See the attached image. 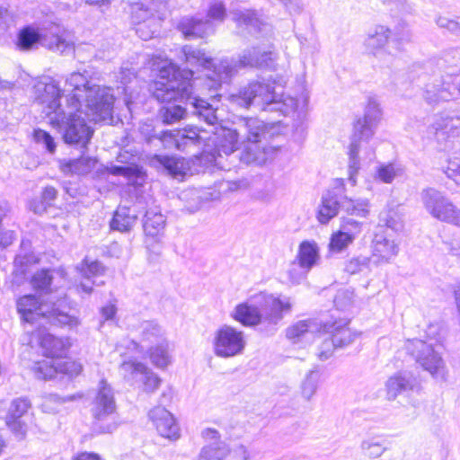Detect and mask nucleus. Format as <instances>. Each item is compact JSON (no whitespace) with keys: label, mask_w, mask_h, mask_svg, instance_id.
<instances>
[{"label":"nucleus","mask_w":460,"mask_h":460,"mask_svg":"<svg viewBox=\"0 0 460 460\" xmlns=\"http://www.w3.org/2000/svg\"><path fill=\"white\" fill-rule=\"evenodd\" d=\"M151 20H157V18L149 8L138 3L131 6V22L135 26L144 22H150Z\"/></svg>","instance_id":"obj_47"},{"label":"nucleus","mask_w":460,"mask_h":460,"mask_svg":"<svg viewBox=\"0 0 460 460\" xmlns=\"http://www.w3.org/2000/svg\"><path fill=\"white\" fill-rule=\"evenodd\" d=\"M96 161L91 157H81L70 160L63 165L62 171L66 173L86 174L94 167Z\"/></svg>","instance_id":"obj_43"},{"label":"nucleus","mask_w":460,"mask_h":460,"mask_svg":"<svg viewBox=\"0 0 460 460\" xmlns=\"http://www.w3.org/2000/svg\"><path fill=\"white\" fill-rule=\"evenodd\" d=\"M405 349L435 380L443 383L447 381L448 369L438 345L412 339L406 341Z\"/></svg>","instance_id":"obj_6"},{"label":"nucleus","mask_w":460,"mask_h":460,"mask_svg":"<svg viewBox=\"0 0 460 460\" xmlns=\"http://www.w3.org/2000/svg\"><path fill=\"white\" fill-rule=\"evenodd\" d=\"M371 261V258L363 255L351 258L345 264V271L352 275L361 273L368 270Z\"/></svg>","instance_id":"obj_50"},{"label":"nucleus","mask_w":460,"mask_h":460,"mask_svg":"<svg viewBox=\"0 0 460 460\" xmlns=\"http://www.w3.org/2000/svg\"><path fill=\"white\" fill-rule=\"evenodd\" d=\"M34 90L36 100L44 107L43 112L46 115H75V111H91L95 115L109 114L112 111L115 100L111 88L92 84L88 90H84L81 105L70 111H65L60 104L61 89L52 78L47 77L38 82L34 85Z\"/></svg>","instance_id":"obj_2"},{"label":"nucleus","mask_w":460,"mask_h":460,"mask_svg":"<svg viewBox=\"0 0 460 460\" xmlns=\"http://www.w3.org/2000/svg\"><path fill=\"white\" fill-rule=\"evenodd\" d=\"M117 77L118 80H119L120 84L123 85V93L126 95L125 102L128 107V111L132 112L129 105L132 102L131 100L135 98V96L134 93L129 91V86L128 84L132 83L133 81H137L136 72L128 65L122 66Z\"/></svg>","instance_id":"obj_42"},{"label":"nucleus","mask_w":460,"mask_h":460,"mask_svg":"<svg viewBox=\"0 0 460 460\" xmlns=\"http://www.w3.org/2000/svg\"><path fill=\"white\" fill-rule=\"evenodd\" d=\"M320 382V373L317 370H310L300 385L301 396L307 402L314 396Z\"/></svg>","instance_id":"obj_41"},{"label":"nucleus","mask_w":460,"mask_h":460,"mask_svg":"<svg viewBox=\"0 0 460 460\" xmlns=\"http://www.w3.org/2000/svg\"><path fill=\"white\" fill-rule=\"evenodd\" d=\"M416 386V378L408 372H399L385 382L386 398L394 401L399 394L411 391Z\"/></svg>","instance_id":"obj_21"},{"label":"nucleus","mask_w":460,"mask_h":460,"mask_svg":"<svg viewBox=\"0 0 460 460\" xmlns=\"http://www.w3.org/2000/svg\"><path fill=\"white\" fill-rule=\"evenodd\" d=\"M397 227L394 220H386V228L376 233L372 241L371 259L376 265L391 262L399 252V242L393 232Z\"/></svg>","instance_id":"obj_11"},{"label":"nucleus","mask_w":460,"mask_h":460,"mask_svg":"<svg viewBox=\"0 0 460 460\" xmlns=\"http://www.w3.org/2000/svg\"><path fill=\"white\" fill-rule=\"evenodd\" d=\"M334 348H339V347L336 346L335 344H333L332 337L330 341L325 340L323 343L322 349H320V351L318 353V358L321 360L328 359L332 355Z\"/></svg>","instance_id":"obj_63"},{"label":"nucleus","mask_w":460,"mask_h":460,"mask_svg":"<svg viewBox=\"0 0 460 460\" xmlns=\"http://www.w3.org/2000/svg\"><path fill=\"white\" fill-rule=\"evenodd\" d=\"M376 173L380 181L385 183H391L396 176L402 173V169L394 164H382Z\"/></svg>","instance_id":"obj_52"},{"label":"nucleus","mask_w":460,"mask_h":460,"mask_svg":"<svg viewBox=\"0 0 460 460\" xmlns=\"http://www.w3.org/2000/svg\"><path fill=\"white\" fill-rule=\"evenodd\" d=\"M139 340L140 345L136 342H132L136 349L141 348V350L145 347H150L155 345L161 341L166 340L165 332L157 323L153 321H146L139 326Z\"/></svg>","instance_id":"obj_24"},{"label":"nucleus","mask_w":460,"mask_h":460,"mask_svg":"<svg viewBox=\"0 0 460 460\" xmlns=\"http://www.w3.org/2000/svg\"><path fill=\"white\" fill-rule=\"evenodd\" d=\"M296 260L301 267L311 270L320 261V250L314 241H303L298 247Z\"/></svg>","instance_id":"obj_29"},{"label":"nucleus","mask_w":460,"mask_h":460,"mask_svg":"<svg viewBox=\"0 0 460 460\" xmlns=\"http://www.w3.org/2000/svg\"><path fill=\"white\" fill-rule=\"evenodd\" d=\"M447 176L460 185V157L450 158L444 168Z\"/></svg>","instance_id":"obj_57"},{"label":"nucleus","mask_w":460,"mask_h":460,"mask_svg":"<svg viewBox=\"0 0 460 460\" xmlns=\"http://www.w3.org/2000/svg\"><path fill=\"white\" fill-rule=\"evenodd\" d=\"M437 24L440 28L447 29L455 33H460V21L452 20L447 17H439L437 20Z\"/></svg>","instance_id":"obj_62"},{"label":"nucleus","mask_w":460,"mask_h":460,"mask_svg":"<svg viewBox=\"0 0 460 460\" xmlns=\"http://www.w3.org/2000/svg\"><path fill=\"white\" fill-rule=\"evenodd\" d=\"M330 332L333 338V344L339 348L349 345L358 336L355 332H352L349 327H347V323L333 324Z\"/></svg>","instance_id":"obj_40"},{"label":"nucleus","mask_w":460,"mask_h":460,"mask_svg":"<svg viewBox=\"0 0 460 460\" xmlns=\"http://www.w3.org/2000/svg\"><path fill=\"white\" fill-rule=\"evenodd\" d=\"M123 378L131 384H139L143 392L155 393L161 385V378L146 365L137 361H124L119 368Z\"/></svg>","instance_id":"obj_12"},{"label":"nucleus","mask_w":460,"mask_h":460,"mask_svg":"<svg viewBox=\"0 0 460 460\" xmlns=\"http://www.w3.org/2000/svg\"><path fill=\"white\" fill-rule=\"evenodd\" d=\"M377 127L376 117H358L354 124L351 143L349 147V181L354 186L357 174L360 169L359 153L364 150L366 157L371 159L374 151L367 146L368 139L374 135Z\"/></svg>","instance_id":"obj_5"},{"label":"nucleus","mask_w":460,"mask_h":460,"mask_svg":"<svg viewBox=\"0 0 460 460\" xmlns=\"http://www.w3.org/2000/svg\"><path fill=\"white\" fill-rule=\"evenodd\" d=\"M51 124L63 132L64 140L68 144L85 146L93 133L82 117H56Z\"/></svg>","instance_id":"obj_13"},{"label":"nucleus","mask_w":460,"mask_h":460,"mask_svg":"<svg viewBox=\"0 0 460 460\" xmlns=\"http://www.w3.org/2000/svg\"><path fill=\"white\" fill-rule=\"evenodd\" d=\"M182 53L185 61L192 66H200L206 70L203 79H193V71L181 70L172 62L159 71V79L153 84V95L160 102H182L186 105L199 110L194 115H202V110L216 111L218 102V89L222 84L228 83L238 69L246 66L261 67L269 66L273 59V52L252 48L245 50L239 60L224 58L215 63L204 51L191 46H184Z\"/></svg>","instance_id":"obj_1"},{"label":"nucleus","mask_w":460,"mask_h":460,"mask_svg":"<svg viewBox=\"0 0 460 460\" xmlns=\"http://www.w3.org/2000/svg\"><path fill=\"white\" fill-rule=\"evenodd\" d=\"M58 373H62L69 376H78L82 371L80 363L71 359H56Z\"/></svg>","instance_id":"obj_53"},{"label":"nucleus","mask_w":460,"mask_h":460,"mask_svg":"<svg viewBox=\"0 0 460 460\" xmlns=\"http://www.w3.org/2000/svg\"><path fill=\"white\" fill-rule=\"evenodd\" d=\"M216 163V154L208 152H203L190 159L162 155H155L149 158L151 166L164 169L169 175L179 181H183L186 176L199 173L203 168Z\"/></svg>","instance_id":"obj_4"},{"label":"nucleus","mask_w":460,"mask_h":460,"mask_svg":"<svg viewBox=\"0 0 460 460\" xmlns=\"http://www.w3.org/2000/svg\"><path fill=\"white\" fill-rule=\"evenodd\" d=\"M341 208L349 215L366 217L368 215V201L367 199H351L344 197Z\"/></svg>","instance_id":"obj_45"},{"label":"nucleus","mask_w":460,"mask_h":460,"mask_svg":"<svg viewBox=\"0 0 460 460\" xmlns=\"http://www.w3.org/2000/svg\"><path fill=\"white\" fill-rule=\"evenodd\" d=\"M248 128L247 142L244 144L240 159L243 163L263 164L276 153V147L268 146L267 141L284 130L280 123L268 124L259 117H243Z\"/></svg>","instance_id":"obj_3"},{"label":"nucleus","mask_w":460,"mask_h":460,"mask_svg":"<svg viewBox=\"0 0 460 460\" xmlns=\"http://www.w3.org/2000/svg\"><path fill=\"white\" fill-rule=\"evenodd\" d=\"M30 406V402L24 398L15 399L10 405L6 424L19 438H24L27 432V425L22 417L28 411Z\"/></svg>","instance_id":"obj_19"},{"label":"nucleus","mask_w":460,"mask_h":460,"mask_svg":"<svg viewBox=\"0 0 460 460\" xmlns=\"http://www.w3.org/2000/svg\"><path fill=\"white\" fill-rule=\"evenodd\" d=\"M52 280L53 275L51 271L41 270L32 276L31 282L34 289L44 294H49L51 292L50 285Z\"/></svg>","instance_id":"obj_46"},{"label":"nucleus","mask_w":460,"mask_h":460,"mask_svg":"<svg viewBox=\"0 0 460 460\" xmlns=\"http://www.w3.org/2000/svg\"><path fill=\"white\" fill-rule=\"evenodd\" d=\"M439 128H436V133L441 131L448 137L458 136V128H460V117H440V122L438 123Z\"/></svg>","instance_id":"obj_49"},{"label":"nucleus","mask_w":460,"mask_h":460,"mask_svg":"<svg viewBox=\"0 0 460 460\" xmlns=\"http://www.w3.org/2000/svg\"><path fill=\"white\" fill-rule=\"evenodd\" d=\"M232 14L234 20L240 24H244L254 28H259V25L261 24L259 18L252 11H234L232 12Z\"/></svg>","instance_id":"obj_54"},{"label":"nucleus","mask_w":460,"mask_h":460,"mask_svg":"<svg viewBox=\"0 0 460 460\" xmlns=\"http://www.w3.org/2000/svg\"><path fill=\"white\" fill-rule=\"evenodd\" d=\"M172 138L178 149L184 148L189 144H195L199 139V132L196 128H184L174 130L163 131L161 138Z\"/></svg>","instance_id":"obj_33"},{"label":"nucleus","mask_w":460,"mask_h":460,"mask_svg":"<svg viewBox=\"0 0 460 460\" xmlns=\"http://www.w3.org/2000/svg\"><path fill=\"white\" fill-rule=\"evenodd\" d=\"M77 269L80 271L82 278L84 279V281H81L77 288L78 290L89 295L92 293L93 286L94 284V281H91V279L103 275L105 268L97 261H89L85 259L80 263Z\"/></svg>","instance_id":"obj_26"},{"label":"nucleus","mask_w":460,"mask_h":460,"mask_svg":"<svg viewBox=\"0 0 460 460\" xmlns=\"http://www.w3.org/2000/svg\"><path fill=\"white\" fill-rule=\"evenodd\" d=\"M255 301L261 305L264 321L270 324L279 323L284 314L291 312L293 305V302L288 296H274L266 293L257 294Z\"/></svg>","instance_id":"obj_14"},{"label":"nucleus","mask_w":460,"mask_h":460,"mask_svg":"<svg viewBox=\"0 0 460 460\" xmlns=\"http://www.w3.org/2000/svg\"><path fill=\"white\" fill-rule=\"evenodd\" d=\"M91 85L84 74L78 72L70 74L66 79V86L73 93V96L69 100V105H71L72 109L81 105V99L84 95V90H88V87H91Z\"/></svg>","instance_id":"obj_30"},{"label":"nucleus","mask_w":460,"mask_h":460,"mask_svg":"<svg viewBox=\"0 0 460 460\" xmlns=\"http://www.w3.org/2000/svg\"><path fill=\"white\" fill-rule=\"evenodd\" d=\"M44 32V28L40 31L32 27H26L21 31L18 38V47L22 50H31L34 49L39 43L41 44V36Z\"/></svg>","instance_id":"obj_38"},{"label":"nucleus","mask_w":460,"mask_h":460,"mask_svg":"<svg viewBox=\"0 0 460 460\" xmlns=\"http://www.w3.org/2000/svg\"><path fill=\"white\" fill-rule=\"evenodd\" d=\"M41 37V45L54 52L68 54L74 49L73 42L60 34V28L56 24L44 28Z\"/></svg>","instance_id":"obj_20"},{"label":"nucleus","mask_w":460,"mask_h":460,"mask_svg":"<svg viewBox=\"0 0 460 460\" xmlns=\"http://www.w3.org/2000/svg\"><path fill=\"white\" fill-rule=\"evenodd\" d=\"M149 418L158 433L169 439H177L180 436L179 427L173 416L164 407H155L149 411Z\"/></svg>","instance_id":"obj_17"},{"label":"nucleus","mask_w":460,"mask_h":460,"mask_svg":"<svg viewBox=\"0 0 460 460\" xmlns=\"http://www.w3.org/2000/svg\"><path fill=\"white\" fill-rule=\"evenodd\" d=\"M361 232V224L351 218H343L340 229L330 238L329 252H341L353 243Z\"/></svg>","instance_id":"obj_15"},{"label":"nucleus","mask_w":460,"mask_h":460,"mask_svg":"<svg viewBox=\"0 0 460 460\" xmlns=\"http://www.w3.org/2000/svg\"><path fill=\"white\" fill-rule=\"evenodd\" d=\"M136 27V33L144 40H150L154 37L159 27V21L151 20L150 22H144Z\"/></svg>","instance_id":"obj_56"},{"label":"nucleus","mask_w":460,"mask_h":460,"mask_svg":"<svg viewBox=\"0 0 460 460\" xmlns=\"http://www.w3.org/2000/svg\"><path fill=\"white\" fill-rule=\"evenodd\" d=\"M226 15V11L224 4L221 1L216 0L213 2L208 11V16L210 19L222 22Z\"/></svg>","instance_id":"obj_59"},{"label":"nucleus","mask_w":460,"mask_h":460,"mask_svg":"<svg viewBox=\"0 0 460 460\" xmlns=\"http://www.w3.org/2000/svg\"><path fill=\"white\" fill-rule=\"evenodd\" d=\"M341 202L336 191L327 190L324 192L321 198V203L316 213V218L319 223L326 225L331 219L335 217L341 208Z\"/></svg>","instance_id":"obj_22"},{"label":"nucleus","mask_w":460,"mask_h":460,"mask_svg":"<svg viewBox=\"0 0 460 460\" xmlns=\"http://www.w3.org/2000/svg\"><path fill=\"white\" fill-rule=\"evenodd\" d=\"M49 305L50 300L40 302L35 295H26L17 300V310L24 321L33 323L51 313Z\"/></svg>","instance_id":"obj_16"},{"label":"nucleus","mask_w":460,"mask_h":460,"mask_svg":"<svg viewBox=\"0 0 460 460\" xmlns=\"http://www.w3.org/2000/svg\"><path fill=\"white\" fill-rule=\"evenodd\" d=\"M353 292L349 290H341L334 298V304L337 308L345 310L353 301Z\"/></svg>","instance_id":"obj_60"},{"label":"nucleus","mask_w":460,"mask_h":460,"mask_svg":"<svg viewBox=\"0 0 460 460\" xmlns=\"http://www.w3.org/2000/svg\"><path fill=\"white\" fill-rule=\"evenodd\" d=\"M316 332H319V327L315 322L302 320L289 326L286 331V335L293 342H298L303 340H312Z\"/></svg>","instance_id":"obj_28"},{"label":"nucleus","mask_w":460,"mask_h":460,"mask_svg":"<svg viewBox=\"0 0 460 460\" xmlns=\"http://www.w3.org/2000/svg\"><path fill=\"white\" fill-rule=\"evenodd\" d=\"M214 134L217 136V152L219 156H221L222 153L228 155L237 149L238 135L235 130L220 128Z\"/></svg>","instance_id":"obj_35"},{"label":"nucleus","mask_w":460,"mask_h":460,"mask_svg":"<svg viewBox=\"0 0 460 460\" xmlns=\"http://www.w3.org/2000/svg\"><path fill=\"white\" fill-rule=\"evenodd\" d=\"M34 139L37 143L44 145L49 153H54L56 150V144L54 138L45 130L35 129Z\"/></svg>","instance_id":"obj_58"},{"label":"nucleus","mask_w":460,"mask_h":460,"mask_svg":"<svg viewBox=\"0 0 460 460\" xmlns=\"http://www.w3.org/2000/svg\"><path fill=\"white\" fill-rule=\"evenodd\" d=\"M450 97L449 92L444 87L429 86L424 94V98L431 105L438 104L440 101H447Z\"/></svg>","instance_id":"obj_51"},{"label":"nucleus","mask_w":460,"mask_h":460,"mask_svg":"<svg viewBox=\"0 0 460 460\" xmlns=\"http://www.w3.org/2000/svg\"><path fill=\"white\" fill-rule=\"evenodd\" d=\"M63 304H65V297H58L55 301L51 299L49 305L51 313H48L45 318L52 324L67 325L71 328L77 326L79 320L60 309Z\"/></svg>","instance_id":"obj_31"},{"label":"nucleus","mask_w":460,"mask_h":460,"mask_svg":"<svg viewBox=\"0 0 460 460\" xmlns=\"http://www.w3.org/2000/svg\"><path fill=\"white\" fill-rule=\"evenodd\" d=\"M115 411L116 402L113 389L105 380H101L91 407L95 429L101 433L114 431L117 428L113 416Z\"/></svg>","instance_id":"obj_7"},{"label":"nucleus","mask_w":460,"mask_h":460,"mask_svg":"<svg viewBox=\"0 0 460 460\" xmlns=\"http://www.w3.org/2000/svg\"><path fill=\"white\" fill-rule=\"evenodd\" d=\"M444 329L438 323L429 324L426 330V335L429 339V343L435 341L436 343H442L444 339ZM438 345V344H435Z\"/></svg>","instance_id":"obj_61"},{"label":"nucleus","mask_w":460,"mask_h":460,"mask_svg":"<svg viewBox=\"0 0 460 460\" xmlns=\"http://www.w3.org/2000/svg\"><path fill=\"white\" fill-rule=\"evenodd\" d=\"M291 14H298L303 10L301 0H279Z\"/></svg>","instance_id":"obj_64"},{"label":"nucleus","mask_w":460,"mask_h":460,"mask_svg":"<svg viewBox=\"0 0 460 460\" xmlns=\"http://www.w3.org/2000/svg\"><path fill=\"white\" fill-rule=\"evenodd\" d=\"M245 347L244 332L232 325L223 324L214 332L212 349L218 358H230L242 355Z\"/></svg>","instance_id":"obj_9"},{"label":"nucleus","mask_w":460,"mask_h":460,"mask_svg":"<svg viewBox=\"0 0 460 460\" xmlns=\"http://www.w3.org/2000/svg\"><path fill=\"white\" fill-rule=\"evenodd\" d=\"M230 315L244 326H254L264 321L261 305L255 301V296L248 302L236 305Z\"/></svg>","instance_id":"obj_18"},{"label":"nucleus","mask_w":460,"mask_h":460,"mask_svg":"<svg viewBox=\"0 0 460 460\" xmlns=\"http://www.w3.org/2000/svg\"><path fill=\"white\" fill-rule=\"evenodd\" d=\"M309 271V270L301 267V263L295 259L288 270V280L294 285L300 284L305 279Z\"/></svg>","instance_id":"obj_55"},{"label":"nucleus","mask_w":460,"mask_h":460,"mask_svg":"<svg viewBox=\"0 0 460 460\" xmlns=\"http://www.w3.org/2000/svg\"><path fill=\"white\" fill-rule=\"evenodd\" d=\"M164 226V215L152 209L146 211L143 224L146 235L158 237L163 233Z\"/></svg>","instance_id":"obj_37"},{"label":"nucleus","mask_w":460,"mask_h":460,"mask_svg":"<svg viewBox=\"0 0 460 460\" xmlns=\"http://www.w3.org/2000/svg\"><path fill=\"white\" fill-rule=\"evenodd\" d=\"M58 367H56V359L49 358L36 362L31 370L34 376L39 379H50L58 374Z\"/></svg>","instance_id":"obj_44"},{"label":"nucleus","mask_w":460,"mask_h":460,"mask_svg":"<svg viewBox=\"0 0 460 460\" xmlns=\"http://www.w3.org/2000/svg\"><path fill=\"white\" fill-rule=\"evenodd\" d=\"M137 217L135 211L129 208L119 207L114 213L113 218L111 221V227L112 230L119 232H129L137 223Z\"/></svg>","instance_id":"obj_34"},{"label":"nucleus","mask_w":460,"mask_h":460,"mask_svg":"<svg viewBox=\"0 0 460 460\" xmlns=\"http://www.w3.org/2000/svg\"><path fill=\"white\" fill-rule=\"evenodd\" d=\"M392 35L391 30L385 25H376L369 29L365 39V46L375 56L383 54L384 48L387 45Z\"/></svg>","instance_id":"obj_25"},{"label":"nucleus","mask_w":460,"mask_h":460,"mask_svg":"<svg viewBox=\"0 0 460 460\" xmlns=\"http://www.w3.org/2000/svg\"><path fill=\"white\" fill-rule=\"evenodd\" d=\"M172 344L166 339L160 343L151 345L148 348L149 358L155 367L160 369H164L172 364Z\"/></svg>","instance_id":"obj_27"},{"label":"nucleus","mask_w":460,"mask_h":460,"mask_svg":"<svg viewBox=\"0 0 460 460\" xmlns=\"http://www.w3.org/2000/svg\"><path fill=\"white\" fill-rule=\"evenodd\" d=\"M229 454V448L225 442L205 445L198 456V460H224Z\"/></svg>","instance_id":"obj_39"},{"label":"nucleus","mask_w":460,"mask_h":460,"mask_svg":"<svg viewBox=\"0 0 460 460\" xmlns=\"http://www.w3.org/2000/svg\"><path fill=\"white\" fill-rule=\"evenodd\" d=\"M178 27L186 39L203 38L211 30V23L209 21L184 18Z\"/></svg>","instance_id":"obj_32"},{"label":"nucleus","mask_w":460,"mask_h":460,"mask_svg":"<svg viewBox=\"0 0 460 460\" xmlns=\"http://www.w3.org/2000/svg\"><path fill=\"white\" fill-rule=\"evenodd\" d=\"M231 99L234 103L241 107L254 106L261 111L273 112L277 109L275 107L268 109V107L279 105L275 87L270 83L260 81L250 83L240 91L239 94L232 95Z\"/></svg>","instance_id":"obj_8"},{"label":"nucleus","mask_w":460,"mask_h":460,"mask_svg":"<svg viewBox=\"0 0 460 460\" xmlns=\"http://www.w3.org/2000/svg\"><path fill=\"white\" fill-rule=\"evenodd\" d=\"M108 172L112 175L123 176L131 185H142L146 177L142 167L136 164L123 166L112 165L108 168Z\"/></svg>","instance_id":"obj_36"},{"label":"nucleus","mask_w":460,"mask_h":460,"mask_svg":"<svg viewBox=\"0 0 460 460\" xmlns=\"http://www.w3.org/2000/svg\"><path fill=\"white\" fill-rule=\"evenodd\" d=\"M360 447L365 456L373 459L380 457L386 450V447L376 438L362 441Z\"/></svg>","instance_id":"obj_48"},{"label":"nucleus","mask_w":460,"mask_h":460,"mask_svg":"<svg viewBox=\"0 0 460 460\" xmlns=\"http://www.w3.org/2000/svg\"><path fill=\"white\" fill-rule=\"evenodd\" d=\"M421 200L425 209L434 218L460 226V209L442 192L427 189L421 193Z\"/></svg>","instance_id":"obj_10"},{"label":"nucleus","mask_w":460,"mask_h":460,"mask_svg":"<svg viewBox=\"0 0 460 460\" xmlns=\"http://www.w3.org/2000/svg\"><path fill=\"white\" fill-rule=\"evenodd\" d=\"M40 345L47 358L59 359L66 356L70 342L67 338H58L50 333H42L40 336Z\"/></svg>","instance_id":"obj_23"}]
</instances>
